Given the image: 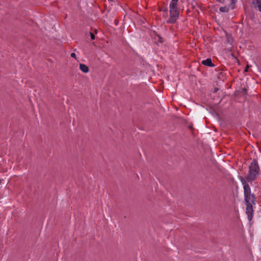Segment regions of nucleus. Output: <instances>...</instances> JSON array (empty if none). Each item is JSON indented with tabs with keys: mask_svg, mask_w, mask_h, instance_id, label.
<instances>
[{
	"mask_svg": "<svg viewBox=\"0 0 261 261\" xmlns=\"http://www.w3.org/2000/svg\"><path fill=\"white\" fill-rule=\"evenodd\" d=\"M178 0H172L169 5L170 18L167 22L174 23L179 17V12L177 8Z\"/></svg>",
	"mask_w": 261,
	"mask_h": 261,
	"instance_id": "1",
	"label": "nucleus"
},
{
	"mask_svg": "<svg viewBox=\"0 0 261 261\" xmlns=\"http://www.w3.org/2000/svg\"><path fill=\"white\" fill-rule=\"evenodd\" d=\"M241 182L243 185L244 200L245 203H252L255 204V196L253 193H251V189L244 179H241Z\"/></svg>",
	"mask_w": 261,
	"mask_h": 261,
	"instance_id": "2",
	"label": "nucleus"
},
{
	"mask_svg": "<svg viewBox=\"0 0 261 261\" xmlns=\"http://www.w3.org/2000/svg\"><path fill=\"white\" fill-rule=\"evenodd\" d=\"M259 170L257 161L254 159L249 166V174L246 177V179L249 182L254 180L259 173Z\"/></svg>",
	"mask_w": 261,
	"mask_h": 261,
	"instance_id": "3",
	"label": "nucleus"
},
{
	"mask_svg": "<svg viewBox=\"0 0 261 261\" xmlns=\"http://www.w3.org/2000/svg\"><path fill=\"white\" fill-rule=\"evenodd\" d=\"M238 0H230L229 4L227 6L221 7L219 11L221 12H228L229 10H233L235 9V5Z\"/></svg>",
	"mask_w": 261,
	"mask_h": 261,
	"instance_id": "4",
	"label": "nucleus"
},
{
	"mask_svg": "<svg viewBox=\"0 0 261 261\" xmlns=\"http://www.w3.org/2000/svg\"><path fill=\"white\" fill-rule=\"evenodd\" d=\"M246 214L248 216V219L249 221H251L253 216V205L252 203H246Z\"/></svg>",
	"mask_w": 261,
	"mask_h": 261,
	"instance_id": "5",
	"label": "nucleus"
},
{
	"mask_svg": "<svg viewBox=\"0 0 261 261\" xmlns=\"http://www.w3.org/2000/svg\"><path fill=\"white\" fill-rule=\"evenodd\" d=\"M201 64L209 67H214L215 66V65L212 63V61L211 58H207L206 60L202 61Z\"/></svg>",
	"mask_w": 261,
	"mask_h": 261,
	"instance_id": "6",
	"label": "nucleus"
},
{
	"mask_svg": "<svg viewBox=\"0 0 261 261\" xmlns=\"http://www.w3.org/2000/svg\"><path fill=\"white\" fill-rule=\"evenodd\" d=\"M80 69L84 73H87L89 70V67L87 65L83 64H80Z\"/></svg>",
	"mask_w": 261,
	"mask_h": 261,
	"instance_id": "7",
	"label": "nucleus"
},
{
	"mask_svg": "<svg viewBox=\"0 0 261 261\" xmlns=\"http://www.w3.org/2000/svg\"><path fill=\"white\" fill-rule=\"evenodd\" d=\"M256 7L258 8V10L261 12V3H256Z\"/></svg>",
	"mask_w": 261,
	"mask_h": 261,
	"instance_id": "8",
	"label": "nucleus"
},
{
	"mask_svg": "<svg viewBox=\"0 0 261 261\" xmlns=\"http://www.w3.org/2000/svg\"><path fill=\"white\" fill-rule=\"evenodd\" d=\"M91 38L92 40H94L95 39V35L94 33L90 32V33Z\"/></svg>",
	"mask_w": 261,
	"mask_h": 261,
	"instance_id": "9",
	"label": "nucleus"
},
{
	"mask_svg": "<svg viewBox=\"0 0 261 261\" xmlns=\"http://www.w3.org/2000/svg\"><path fill=\"white\" fill-rule=\"evenodd\" d=\"M70 56L72 58H76V55L74 53H71Z\"/></svg>",
	"mask_w": 261,
	"mask_h": 261,
	"instance_id": "10",
	"label": "nucleus"
},
{
	"mask_svg": "<svg viewBox=\"0 0 261 261\" xmlns=\"http://www.w3.org/2000/svg\"><path fill=\"white\" fill-rule=\"evenodd\" d=\"M217 1L220 3L223 4L225 2V0H217Z\"/></svg>",
	"mask_w": 261,
	"mask_h": 261,
	"instance_id": "11",
	"label": "nucleus"
},
{
	"mask_svg": "<svg viewBox=\"0 0 261 261\" xmlns=\"http://www.w3.org/2000/svg\"><path fill=\"white\" fill-rule=\"evenodd\" d=\"M253 2L255 1L256 3H261V0H253Z\"/></svg>",
	"mask_w": 261,
	"mask_h": 261,
	"instance_id": "12",
	"label": "nucleus"
},
{
	"mask_svg": "<svg viewBox=\"0 0 261 261\" xmlns=\"http://www.w3.org/2000/svg\"><path fill=\"white\" fill-rule=\"evenodd\" d=\"M219 89L218 88H215L214 89V92L216 93L218 91Z\"/></svg>",
	"mask_w": 261,
	"mask_h": 261,
	"instance_id": "13",
	"label": "nucleus"
},
{
	"mask_svg": "<svg viewBox=\"0 0 261 261\" xmlns=\"http://www.w3.org/2000/svg\"><path fill=\"white\" fill-rule=\"evenodd\" d=\"M249 68V66L247 65L246 67L245 68V71L246 72L248 71V68Z\"/></svg>",
	"mask_w": 261,
	"mask_h": 261,
	"instance_id": "14",
	"label": "nucleus"
},
{
	"mask_svg": "<svg viewBox=\"0 0 261 261\" xmlns=\"http://www.w3.org/2000/svg\"><path fill=\"white\" fill-rule=\"evenodd\" d=\"M159 39H160L159 41L160 42H162V41L161 40L162 38L160 36H159Z\"/></svg>",
	"mask_w": 261,
	"mask_h": 261,
	"instance_id": "15",
	"label": "nucleus"
},
{
	"mask_svg": "<svg viewBox=\"0 0 261 261\" xmlns=\"http://www.w3.org/2000/svg\"><path fill=\"white\" fill-rule=\"evenodd\" d=\"M95 33H97V30H95Z\"/></svg>",
	"mask_w": 261,
	"mask_h": 261,
	"instance_id": "16",
	"label": "nucleus"
},
{
	"mask_svg": "<svg viewBox=\"0 0 261 261\" xmlns=\"http://www.w3.org/2000/svg\"><path fill=\"white\" fill-rule=\"evenodd\" d=\"M243 90H244V91H246V88L243 89Z\"/></svg>",
	"mask_w": 261,
	"mask_h": 261,
	"instance_id": "17",
	"label": "nucleus"
},
{
	"mask_svg": "<svg viewBox=\"0 0 261 261\" xmlns=\"http://www.w3.org/2000/svg\"><path fill=\"white\" fill-rule=\"evenodd\" d=\"M165 11L166 12H167V9H166V10H165Z\"/></svg>",
	"mask_w": 261,
	"mask_h": 261,
	"instance_id": "18",
	"label": "nucleus"
}]
</instances>
